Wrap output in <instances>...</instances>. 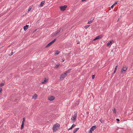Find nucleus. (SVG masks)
I'll return each mask as SVG.
<instances>
[{
	"mask_svg": "<svg viewBox=\"0 0 133 133\" xmlns=\"http://www.w3.org/2000/svg\"><path fill=\"white\" fill-rule=\"evenodd\" d=\"M60 127L59 124L58 123H57L55 124L53 126V130L54 132L57 129V128Z\"/></svg>",
	"mask_w": 133,
	"mask_h": 133,
	"instance_id": "nucleus-1",
	"label": "nucleus"
},
{
	"mask_svg": "<svg viewBox=\"0 0 133 133\" xmlns=\"http://www.w3.org/2000/svg\"><path fill=\"white\" fill-rule=\"evenodd\" d=\"M127 69V67L126 66H123L122 68V69L121 72V74H123L125 73V72L126 71Z\"/></svg>",
	"mask_w": 133,
	"mask_h": 133,
	"instance_id": "nucleus-2",
	"label": "nucleus"
},
{
	"mask_svg": "<svg viewBox=\"0 0 133 133\" xmlns=\"http://www.w3.org/2000/svg\"><path fill=\"white\" fill-rule=\"evenodd\" d=\"M67 7V5H64L60 6L59 7V8H60L61 11H64Z\"/></svg>",
	"mask_w": 133,
	"mask_h": 133,
	"instance_id": "nucleus-3",
	"label": "nucleus"
},
{
	"mask_svg": "<svg viewBox=\"0 0 133 133\" xmlns=\"http://www.w3.org/2000/svg\"><path fill=\"white\" fill-rule=\"evenodd\" d=\"M77 117V114L76 113H74V115L72 117L71 119L72 120V121H74L73 122L74 123L75 122V121L76 120V118Z\"/></svg>",
	"mask_w": 133,
	"mask_h": 133,
	"instance_id": "nucleus-4",
	"label": "nucleus"
},
{
	"mask_svg": "<svg viewBox=\"0 0 133 133\" xmlns=\"http://www.w3.org/2000/svg\"><path fill=\"white\" fill-rule=\"evenodd\" d=\"M56 40V39H54L53 40L50 42V43H48L47 45L46 46V48H48V47L49 46H50Z\"/></svg>",
	"mask_w": 133,
	"mask_h": 133,
	"instance_id": "nucleus-5",
	"label": "nucleus"
},
{
	"mask_svg": "<svg viewBox=\"0 0 133 133\" xmlns=\"http://www.w3.org/2000/svg\"><path fill=\"white\" fill-rule=\"evenodd\" d=\"M102 38V36L101 35H99L97 37H96L95 39L93 40V41H95L97 39H101Z\"/></svg>",
	"mask_w": 133,
	"mask_h": 133,
	"instance_id": "nucleus-6",
	"label": "nucleus"
},
{
	"mask_svg": "<svg viewBox=\"0 0 133 133\" xmlns=\"http://www.w3.org/2000/svg\"><path fill=\"white\" fill-rule=\"evenodd\" d=\"M66 73H64V74L60 76V78L62 79L65 78L66 77Z\"/></svg>",
	"mask_w": 133,
	"mask_h": 133,
	"instance_id": "nucleus-7",
	"label": "nucleus"
},
{
	"mask_svg": "<svg viewBox=\"0 0 133 133\" xmlns=\"http://www.w3.org/2000/svg\"><path fill=\"white\" fill-rule=\"evenodd\" d=\"M55 97L52 96H51L48 98V99L50 101H52L55 99Z\"/></svg>",
	"mask_w": 133,
	"mask_h": 133,
	"instance_id": "nucleus-8",
	"label": "nucleus"
},
{
	"mask_svg": "<svg viewBox=\"0 0 133 133\" xmlns=\"http://www.w3.org/2000/svg\"><path fill=\"white\" fill-rule=\"evenodd\" d=\"M96 127L95 125L93 126L90 129V130L91 131H93L94 130L96 129Z\"/></svg>",
	"mask_w": 133,
	"mask_h": 133,
	"instance_id": "nucleus-9",
	"label": "nucleus"
},
{
	"mask_svg": "<svg viewBox=\"0 0 133 133\" xmlns=\"http://www.w3.org/2000/svg\"><path fill=\"white\" fill-rule=\"evenodd\" d=\"M48 82V79H46V78L44 80H42V81L41 83L42 84H45L46 83Z\"/></svg>",
	"mask_w": 133,
	"mask_h": 133,
	"instance_id": "nucleus-10",
	"label": "nucleus"
},
{
	"mask_svg": "<svg viewBox=\"0 0 133 133\" xmlns=\"http://www.w3.org/2000/svg\"><path fill=\"white\" fill-rule=\"evenodd\" d=\"M29 25H26L23 27V29L24 31L26 30L28 28Z\"/></svg>",
	"mask_w": 133,
	"mask_h": 133,
	"instance_id": "nucleus-11",
	"label": "nucleus"
},
{
	"mask_svg": "<svg viewBox=\"0 0 133 133\" xmlns=\"http://www.w3.org/2000/svg\"><path fill=\"white\" fill-rule=\"evenodd\" d=\"M76 126V125L75 124H73L71 127L70 128H69L68 130V131L71 130L74 127Z\"/></svg>",
	"mask_w": 133,
	"mask_h": 133,
	"instance_id": "nucleus-12",
	"label": "nucleus"
},
{
	"mask_svg": "<svg viewBox=\"0 0 133 133\" xmlns=\"http://www.w3.org/2000/svg\"><path fill=\"white\" fill-rule=\"evenodd\" d=\"M113 42V40H111L109 42L107 43V45L108 46H109Z\"/></svg>",
	"mask_w": 133,
	"mask_h": 133,
	"instance_id": "nucleus-13",
	"label": "nucleus"
},
{
	"mask_svg": "<svg viewBox=\"0 0 133 133\" xmlns=\"http://www.w3.org/2000/svg\"><path fill=\"white\" fill-rule=\"evenodd\" d=\"M117 2H116L114 4H113L111 6V8H112L114 6L117 4Z\"/></svg>",
	"mask_w": 133,
	"mask_h": 133,
	"instance_id": "nucleus-14",
	"label": "nucleus"
},
{
	"mask_svg": "<svg viewBox=\"0 0 133 133\" xmlns=\"http://www.w3.org/2000/svg\"><path fill=\"white\" fill-rule=\"evenodd\" d=\"M71 69H70L69 70H67L65 73H66V74L67 75V74H68L70 73V71H71Z\"/></svg>",
	"mask_w": 133,
	"mask_h": 133,
	"instance_id": "nucleus-15",
	"label": "nucleus"
},
{
	"mask_svg": "<svg viewBox=\"0 0 133 133\" xmlns=\"http://www.w3.org/2000/svg\"><path fill=\"white\" fill-rule=\"evenodd\" d=\"M44 3H45V1H42L40 4V6H42L43 5V4Z\"/></svg>",
	"mask_w": 133,
	"mask_h": 133,
	"instance_id": "nucleus-16",
	"label": "nucleus"
},
{
	"mask_svg": "<svg viewBox=\"0 0 133 133\" xmlns=\"http://www.w3.org/2000/svg\"><path fill=\"white\" fill-rule=\"evenodd\" d=\"M37 95L36 94H35L34 95L32 98H34L35 99H36V97H37Z\"/></svg>",
	"mask_w": 133,
	"mask_h": 133,
	"instance_id": "nucleus-17",
	"label": "nucleus"
},
{
	"mask_svg": "<svg viewBox=\"0 0 133 133\" xmlns=\"http://www.w3.org/2000/svg\"><path fill=\"white\" fill-rule=\"evenodd\" d=\"M15 51H13V50H12V52L11 53V54H9V56H12V55L13 54H14L15 53Z\"/></svg>",
	"mask_w": 133,
	"mask_h": 133,
	"instance_id": "nucleus-18",
	"label": "nucleus"
},
{
	"mask_svg": "<svg viewBox=\"0 0 133 133\" xmlns=\"http://www.w3.org/2000/svg\"><path fill=\"white\" fill-rule=\"evenodd\" d=\"M61 29H60L58 30L57 31H55V32H56V33L57 34H58L59 32H60L61 31Z\"/></svg>",
	"mask_w": 133,
	"mask_h": 133,
	"instance_id": "nucleus-19",
	"label": "nucleus"
},
{
	"mask_svg": "<svg viewBox=\"0 0 133 133\" xmlns=\"http://www.w3.org/2000/svg\"><path fill=\"white\" fill-rule=\"evenodd\" d=\"M79 129V128H76L73 131V132L74 133H75Z\"/></svg>",
	"mask_w": 133,
	"mask_h": 133,
	"instance_id": "nucleus-20",
	"label": "nucleus"
},
{
	"mask_svg": "<svg viewBox=\"0 0 133 133\" xmlns=\"http://www.w3.org/2000/svg\"><path fill=\"white\" fill-rule=\"evenodd\" d=\"M24 123H22V125H21V129L22 130L23 128H24Z\"/></svg>",
	"mask_w": 133,
	"mask_h": 133,
	"instance_id": "nucleus-21",
	"label": "nucleus"
},
{
	"mask_svg": "<svg viewBox=\"0 0 133 133\" xmlns=\"http://www.w3.org/2000/svg\"><path fill=\"white\" fill-rule=\"evenodd\" d=\"M92 22V21H91V19H89L88 22V24H90L92 22Z\"/></svg>",
	"mask_w": 133,
	"mask_h": 133,
	"instance_id": "nucleus-22",
	"label": "nucleus"
},
{
	"mask_svg": "<svg viewBox=\"0 0 133 133\" xmlns=\"http://www.w3.org/2000/svg\"><path fill=\"white\" fill-rule=\"evenodd\" d=\"M59 51L58 50H57L55 52V54L56 55H58L59 54Z\"/></svg>",
	"mask_w": 133,
	"mask_h": 133,
	"instance_id": "nucleus-23",
	"label": "nucleus"
},
{
	"mask_svg": "<svg viewBox=\"0 0 133 133\" xmlns=\"http://www.w3.org/2000/svg\"><path fill=\"white\" fill-rule=\"evenodd\" d=\"M25 120V117H23V121L22 123H24Z\"/></svg>",
	"mask_w": 133,
	"mask_h": 133,
	"instance_id": "nucleus-24",
	"label": "nucleus"
},
{
	"mask_svg": "<svg viewBox=\"0 0 133 133\" xmlns=\"http://www.w3.org/2000/svg\"><path fill=\"white\" fill-rule=\"evenodd\" d=\"M114 113L116 114V110L115 108H114L113 110Z\"/></svg>",
	"mask_w": 133,
	"mask_h": 133,
	"instance_id": "nucleus-25",
	"label": "nucleus"
},
{
	"mask_svg": "<svg viewBox=\"0 0 133 133\" xmlns=\"http://www.w3.org/2000/svg\"><path fill=\"white\" fill-rule=\"evenodd\" d=\"M90 26V25H87L84 27V28L86 29L87 28Z\"/></svg>",
	"mask_w": 133,
	"mask_h": 133,
	"instance_id": "nucleus-26",
	"label": "nucleus"
},
{
	"mask_svg": "<svg viewBox=\"0 0 133 133\" xmlns=\"http://www.w3.org/2000/svg\"><path fill=\"white\" fill-rule=\"evenodd\" d=\"M96 75H92V79H93L95 77Z\"/></svg>",
	"mask_w": 133,
	"mask_h": 133,
	"instance_id": "nucleus-27",
	"label": "nucleus"
},
{
	"mask_svg": "<svg viewBox=\"0 0 133 133\" xmlns=\"http://www.w3.org/2000/svg\"><path fill=\"white\" fill-rule=\"evenodd\" d=\"M4 85V84L3 83H1L0 84V87H2Z\"/></svg>",
	"mask_w": 133,
	"mask_h": 133,
	"instance_id": "nucleus-28",
	"label": "nucleus"
},
{
	"mask_svg": "<svg viewBox=\"0 0 133 133\" xmlns=\"http://www.w3.org/2000/svg\"><path fill=\"white\" fill-rule=\"evenodd\" d=\"M91 19L92 22H93L94 20V17H92L91 18V19Z\"/></svg>",
	"mask_w": 133,
	"mask_h": 133,
	"instance_id": "nucleus-29",
	"label": "nucleus"
},
{
	"mask_svg": "<svg viewBox=\"0 0 133 133\" xmlns=\"http://www.w3.org/2000/svg\"><path fill=\"white\" fill-rule=\"evenodd\" d=\"M101 122L102 123H103L104 122V120H102L101 119L100 120Z\"/></svg>",
	"mask_w": 133,
	"mask_h": 133,
	"instance_id": "nucleus-30",
	"label": "nucleus"
},
{
	"mask_svg": "<svg viewBox=\"0 0 133 133\" xmlns=\"http://www.w3.org/2000/svg\"><path fill=\"white\" fill-rule=\"evenodd\" d=\"M117 66H118V64H117V65L115 66L114 70H116Z\"/></svg>",
	"mask_w": 133,
	"mask_h": 133,
	"instance_id": "nucleus-31",
	"label": "nucleus"
},
{
	"mask_svg": "<svg viewBox=\"0 0 133 133\" xmlns=\"http://www.w3.org/2000/svg\"><path fill=\"white\" fill-rule=\"evenodd\" d=\"M59 66V64H58L56 65L55 66V67L56 68H58V67Z\"/></svg>",
	"mask_w": 133,
	"mask_h": 133,
	"instance_id": "nucleus-32",
	"label": "nucleus"
},
{
	"mask_svg": "<svg viewBox=\"0 0 133 133\" xmlns=\"http://www.w3.org/2000/svg\"><path fill=\"white\" fill-rule=\"evenodd\" d=\"M57 34L56 33V32H55L53 34V36H55Z\"/></svg>",
	"mask_w": 133,
	"mask_h": 133,
	"instance_id": "nucleus-33",
	"label": "nucleus"
},
{
	"mask_svg": "<svg viewBox=\"0 0 133 133\" xmlns=\"http://www.w3.org/2000/svg\"><path fill=\"white\" fill-rule=\"evenodd\" d=\"M62 60L61 61H62V62H64V61H65V59H64V58H63V59H62Z\"/></svg>",
	"mask_w": 133,
	"mask_h": 133,
	"instance_id": "nucleus-34",
	"label": "nucleus"
},
{
	"mask_svg": "<svg viewBox=\"0 0 133 133\" xmlns=\"http://www.w3.org/2000/svg\"><path fill=\"white\" fill-rule=\"evenodd\" d=\"M116 70H114V73L112 74V75H114V74H115L116 72Z\"/></svg>",
	"mask_w": 133,
	"mask_h": 133,
	"instance_id": "nucleus-35",
	"label": "nucleus"
},
{
	"mask_svg": "<svg viewBox=\"0 0 133 133\" xmlns=\"http://www.w3.org/2000/svg\"><path fill=\"white\" fill-rule=\"evenodd\" d=\"M31 9V8H29L28 9V12H29V11H30Z\"/></svg>",
	"mask_w": 133,
	"mask_h": 133,
	"instance_id": "nucleus-36",
	"label": "nucleus"
},
{
	"mask_svg": "<svg viewBox=\"0 0 133 133\" xmlns=\"http://www.w3.org/2000/svg\"><path fill=\"white\" fill-rule=\"evenodd\" d=\"M116 120L118 122H119V119L118 118L116 119Z\"/></svg>",
	"mask_w": 133,
	"mask_h": 133,
	"instance_id": "nucleus-37",
	"label": "nucleus"
},
{
	"mask_svg": "<svg viewBox=\"0 0 133 133\" xmlns=\"http://www.w3.org/2000/svg\"><path fill=\"white\" fill-rule=\"evenodd\" d=\"M79 104V102H77L76 103V104L78 105Z\"/></svg>",
	"mask_w": 133,
	"mask_h": 133,
	"instance_id": "nucleus-38",
	"label": "nucleus"
},
{
	"mask_svg": "<svg viewBox=\"0 0 133 133\" xmlns=\"http://www.w3.org/2000/svg\"><path fill=\"white\" fill-rule=\"evenodd\" d=\"M89 133H92V131L90 130L89 132Z\"/></svg>",
	"mask_w": 133,
	"mask_h": 133,
	"instance_id": "nucleus-39",
	"label": "nucleus"
},
{
	"mask_svg": "<svg viewBox=\"0 0 133 133\" xmlns=\"http://www.w3.org/2000/svg\"><path fill=\"white\" fill-rule=\"evenodd\" d=\"M89 112H86V114H87V115H88L89 114Z\"/></svg>",
	"mask_w": 133,
	"mask_h": 133,
	"instance_id": "nucleus-40",
	"label": "nucleus"
},
{
	"mask_svg": "<svg viewBox=\"0 0 133 133\" xmlns=\"http://www.w3.org/2000/svg\"><path fill=\"white\" fill-rule=\"evenodd\" d=\"M39 20H38V21H37V22H39Z\"/></svg>",
	"mask_w": 133,
	"mask_h": 133,
	"instance_id": "nucleus-41",
	"label": "nucleus"
},
{
	"mask_svg": "<svg viewBox=\"0 0 133 133\" xmlns=\"http://www.w3.org/2000/svg\"><path fill=\"white\" fill-rule=\"evenodd\" d=\"M79 42H78V43H77V44H79Z\"/></svg>",
	"mask_w": 133,
	"mask_h": 133,
	"instance_id": "nucleus-42",
	"label": "nucleus"
},
{
	"mask_svg": "<svg viewBox=\"0 0 133 133\" xmlns=\"http://www.w3.org/2000/svg\"><path fill=\"white\" fill-rule=\"evenodd\" d=\"M111 52H113V51L112 50Z\"/></svg>",
	"mask_w": 133,
	"mask_h": 133,
	"instance_id": "nucleus-43",
	"label": "nucleus"
},
{
	"mask_svg": "<svg viewBox=\"0 0 133 133\" xmlns=\"http://www.w3.org/2000/svg\"><path fill=\"white\" fill-rule=\"evenodd\" d=\"M70 53H69L68 54H67L68 55Z\"/></svg>",
	"mask_w": 133,
	"mask_h": 133,
	"instance_id": "nucleus-44",
	"label": "nucleus"
}]
</instances>
